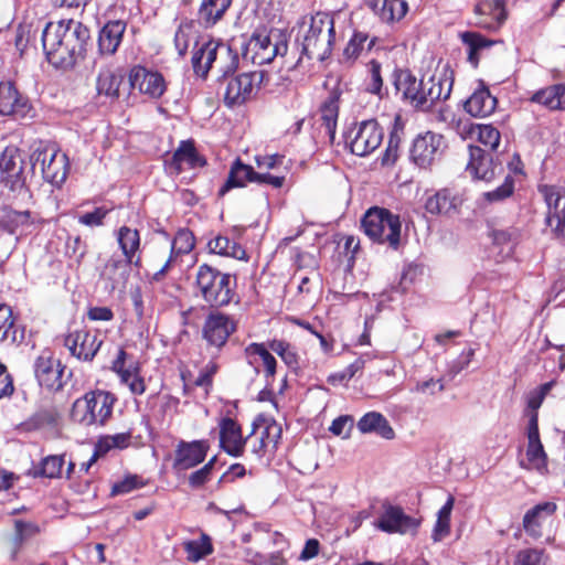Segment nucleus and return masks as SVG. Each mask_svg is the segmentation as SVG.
<instances>
[{
	"label": "nucleus",
	"mask_w": 565,
	"mask_h": 565,
	"mask_svg": "<svg viewBox=\"0 0 565 565\" xmlns=\"http://www.w3.org/2000/svg\"><path fill=\"white\" fill-rule=\"evenodd\" d=\"M88 39L89 31L81 22H49L42 32L43 51L54 67L70 68L84 57Z\"/></svg>",
	"instance_id": "f257e3e1"
},
{
	"label": "nucleus",
	"mask_w": 565,
	"mask_h": 565,
	"mask_svg": "<svg viewBox=\"0 0 565 565\" xmlns=\"http://www.w3.org/2000/svg\"><path fill=\"white\" fill-rule=\"evenodd\" d=\"M117 398L107 391H92L77 398L72 407L71 417L84 426H104L111 417Z\"/></svg>",
	"instance_id": "f03ea898"
},
{
	"label": "nucleus",
	"mask_w": 565,
	"mask_h": 565,
	"mask_svg": "<svg viewBox=\"0 0 565 565\" xmlns=\"http://www.w3.org/2000/svg\"><path fill=\"white\" fill-rule=\"evenodd\" d=\"M334 21L329 13L317 12L310 18L309 28L301 43L308 58L323 61L330 56L334 43Z\"/></svg>",
	"instance_id": "7ed1b4c3"
},
{
	"label": "nucleus",
	"mask_w": 565,
	"mask_h": 565,
	"mask_svg": "<svg viewBox=\"0 0 565 565\" xmlns=\"http://www.w3.org/2000/svg\"><path fill=\"white\" fill-rule=\"evenodd\" d=\"M195 287L203 300L215 308L227 306L234 296L231 275L207 264L198 267Z\"/></svg>",
	"instance_id": "20e7f679"
},
{
	"label": "nucleus",
	"mask_w": 565,
	"mask_h": 565,
	"mask_svg": "<svg viewBox=\"0 0 565 565\" xmlns=\"http://www.w3.org/2000/svg\"><path fill=\"white\" fill-rule=\"evenodd\" d=\"M365 235L375 243L387 244L397 249L401 242L402 222L399 215L387 209L371 207L361 221Z\"/></svg>",
	"instance_id": "39448f33"
},
{
	"label": "nucleus",
	"mask_w": 565,
	"mask_h": 565,
	"mask_svg": "<svg viewBox=\"0 0 565 565\" xmlns=\"http://www.w3.org/2000/svg\"><path fill=\"white\" fill-rule=\"evenodd\" d=\"M288 51L285 35L278 31L254 33L242 47V57L255 65L270 63L276 56H284Z\"/></svg>",
	"instance_id": "423d86ee"
},
{
	"label": "nucleus",
	"mask_w": 565,
	"mask_h": 565,
	"mask_svg": "<svg viewBox=\"0 0 565 565\" xmlns=\"http://www.w3.org/2000/svg\"><path fill=\"white\" fill-rule=\"evenodd\" d=\"M384 131L374 119L355 124L347 134V143L353 154L365 157L376 150L383 141Z\"/></svg>",
	"instance_id": "0eeeda50"
},
{
	"label": "nucleus",
	"mask_w": 565,
	"mask_h": 565,
	"mask_svg": "<svg viewBox=\"0 0 565 565\" xmlns=\"http://www.w3.org/2000/svg\"><path fill=\"white\" fill-rule=\"evenodd\" d=\"M246 182L266 183L279 189L285 183L284 175H273L268 172H256L252 166L244 164L239 159L232 164L225 183L218 190V196H224L234 188L245 186Z\"/></svg>",
	"instance_id": "6e6552de"
},
{
	"label": "nucleus",
	"mask_w": 565,
	"mask_h": 565,
	"mask_svg": "<svg viewBox=\"0 0 565 565\" xmlns=\"http://www.w3.org/2000/svg\"><path fill=\"white\" fill-rule=\"evenodd\" d=\"M33 170L40 169L43 179L54 185H61L67 175V156L53 148L36 149L32 156Z\"/></svg>",
	"instance_id": "1a4fd4ad"
},
{
	"label": "nucleus",
	"mask_w": 565,
	"mask_h": 565,
	"mask_svg": "<svg viewBox=\"0 0 565 565\" xmlns=\"http://www.w3.org/2000/svg\"><path fill=\"white\" fill-rule=\"evenodd\" d=\"M263 75L257 72L242 73L225 78L224 103L228 107L241 106L250 100L262 82Z\"/></svg>",
	"instance_id": "9d476101"
},
{
	"label": "nucleus",
	"mask_w": 565,
	"mask_h": 565,
	"mask_svg": "<svg viewBox=\"0 0 565 565\" xmlns=\"http://www.w3.org/2000/svg\"><path fill=\"white\" fill-rule=\"evenodd\" d=\"M539 192L546 204V225L557 236L565 237V188L543 184Z\"/></svg>",
	"instance_id": "9b49d317"
},
{
	"label": "nucleus",
	"mask_w": 565,
	"mask_h": 565,
	"mask_svg": "<svg viewBox=\"0 0 565 565\" xmlns=\"http://www.w3.org/2000/svg\"><path fill=\"white\" fill-rule=\"evenodd\" d=\"M444 148V137L441 135L425 131L414 139L411 148V159L417 167L427 169L440 158Z\"/></svg>",
	"instance_id": "f8f14e48"
},
{
	"label": "nucleus",
	"mask_w": 565,
	"mask_h": 565,
	"mask_svg": "<svg viewBox=\"0 0 565 565\" xmlns=\"http://www.w3.org/2000/svg\"><path fill=\"white\" fill-rule=\"evenodd\" d=\"M0 170L2 181L11 191H22L25 185L23 174V158L21 151L14 147H7L0 156Z\"/></svg>",
	"instance_id": "ddd939ff"
},
{
	"label": "nucleus",
	"mask_w": 565,
	"mask_h": 565,
	"mask_svg": "<svg viewBox=\"0 0 565 565\" xmlns=\"http://www.w3.org/2000/svg\"><path fill=\"white\" fill-rule=\"evenodd\" d=\"M209 449L210 444L205 439L179 441L174 450L173 469L182 472L196 467L205 460Z\"/></svg>",
	"instance_id": "4468645a"
},
{
	"label": "nucleus",
	"mask_w": 565,
	"mask_h": 565,
	"mask_svg": "<svg viewBox=\"0 0 565 565\" xmlns=\"http://www.w3.org/2000/svg\"><path fill=\"white\" fill-rule=\"evenodd\" d=\"M236 331V322L230 316L221 312L210 313L203 324L204 340L217 349L225 345L227 339Z\"/></svg>",
	"instance_id": "2eb2a0df"
},
{
	"label": "nucleus",
	"mask_w": 565,
	"mask_h": 565,
	"mask_svg": "<svg viewBox=\"0 0 565 565\" xmlns=\"http://www.w3.org/2000/svg\"><path fill=\"white\" fill-rule=\"evenodd\" d=\"M195 246V237L188 228H181L177 232L170 245L169 257L162 265L153 263L157 271L153 274V279L160 280L169 271H171L178 264V258L182 255L189 254Z\"/></svg>",
	"instance_id": "dca6fc26"
},
{
	"label": "nucleus",
	"mask_w": 565,
	"mask_h": 565,
	"mask_svg": "<svg viewBox=\"0 0 565 565\" xmlns=\"http://www.w3.org/2000/svg\"><path fill=\"white\" fill-rule=\"evenodd\" d=\"M34 373L41 386L50 391H58L63 387V367L50 351H43L34 363Z\"/></svg>",
	"instance_id": "f3484780"
},
{
	"label": "nucleus",
	"mask_w": 565,
	"mask_h": 565,
	"mask_svg": "<svg viewBox=\"0 0 565 565\" xmlns=\"http://www.w3.org/2000/svg\"><path fill=\"white\" fill-rule=\"evenodd\" d=\"M111 370L116 372L129 391L135 395H141L146 392V383L140 375V366L136 361L127 362V353L119 349L117 358L113 361Z\"/></svg>",
	"instance_id": "a211bd4d"
},
{
	"label": "nucleus",
	"mask_w": 565,
	"mask_h": 565,
	"mask_svg": "<svg viewBox=\"0 0 565 565\" xmlns=\"http://www.w3.org/2000/svg\"><path fill=\"white\" fill-rule=\"evenodd\" d=\"M419 525V521L406 515L398 507L388 505L380 519L375 522V526L386 533H414Z\"/></svg>",
	"instance_id": "6ab92c4d"
},
{
	"label": "nucleus",
	"mask_w": 565,
	"mask_h": 565,
	"mask_svg": "<svg viewBox=\"0 0 565 565\" xmlns=\"http://www.w3.org/2000/svg\"><path fill=\"white\" fill-rule=\"evenodd\" d=\"M129 83L132 88H138L141 94L150 98H159L166 92L163 76L142 66H135L130 71Z\"/></svg>",
	"instance_id": "aec40b11"
},
{
	"label": "nucleus",
	"mask_w": 565,
	"mask_h": 565,
	"mask_svg": "<svg viewBox=\"0 0 565 565\" xmlns=\"http://www.w3.org/2000/svg\"><path fill=\"white\" fill-rule=\"evenodd\" d=\"M218 428L221 448L232 457L243 456L248 437H243L241 426L233 418L223 417Z\"/></svg>",
	"instance_id": "412c9836"
},
{
	"label": "nucleus",
	"mask_w": 565,
	"mask_h": 565,
	"mask_svg": "<svg viewBox=\"0 0 565 565\" xmlns=\"http://www.w3.org/2000/svg\"><path fill=\"white\" fill-rule=\"evenodd\" d=\"M64 344L73 356L89 361L99 350L102 341L86 330H75L65 337Z\"/></svg>",
	"instance_id": "4be33fe9"
},
{
	"label": "nucleus",
	"mask_w": 565,
	"mask_h": 565,
	"mask_svg": "<svg viewBox=\"0 0 565 565\" xmlns=\"http://www.w3.org/2000/svg\"><path fill=\"white\" fill-rule=\"evenodd\" d=\"M452 89V79L447 73L434 74L423 84V104L420 109L428 110L438 100L449 98Z\"/></svg>",
	"instance_id": "5701e85b"
},
{
	"label": "nucleus",
	"mask_w": 565,
	"mask_h": 565,
	"mask_svg": "<svg viewBox=\"0 0 565 565\" xmlns=\"http://www.w3.org/2000/svg\"><path fill=\"white\" fill-rule=\"evenodd\" d=\"M475 12L477 24L487 30H498L507 19L503 0H483L476 6Z\"/></svg>",
	"instance_id": "b1692460"
},
{
	"label": "nucleus",
	"mask_w": 565,
	"mask_h": 565,
	"mask_svg": "<svg viewBox=\"0 0 565 565\" xmlns=\"http://www.w3.org/2000/svg\"><path fill=\"white\" fill-rule=\"evenodd\" d=\"M537 415H532L529 418L527 425V449L526 459L529 466L540 472H544L547 467V457L544 451L543 445L540 440Z\"/></svg>",
	"instance_id": "393cba45"
},
{
	"label": "nucleus",
	"mask_w": 565,
	"mask_h": 565,
	"mask_svg": "<svg viewBox=\"0 0 565 565\" xmlns=\"http://www.w3.org/2000/svg\"><path fill=\"white\" fill-rule=\"evenodd\" d=\"M28 111V100L11 82L0 83V115L24 116Z\"/></svg>",
	"instance_id": "a878e982"
},
{
	"label": "nucleus",
	"mask_w": 565,
	"mask_h": 565,
	"mask_svg": "<svg viewBox=\"0 0 565 565\" xmlns=\"http://www.w3.org/2000/svg\"><path fill=\"white\" fill-rule=\"evenodd\" d=\"M218 41L203 40L196 42L192 53V67L194 73L202 78L207 76V73L213 68L217 55Z\"/></svg>",
	"instance_id": "bb28decb"
},
{
	"label": "nucleus",
	"mask_w": 565,
	"mask_h": 565,
	"mask_svg": "<svg viewBox=\"0 0 565 565\" xmlns=\"http://www.w3.org/2000/svg\"><path fill=\"white\" fill-rule=\"evenodd\" d=\"M205 160L198 153L192 141H182L174 151L168 168L175 173H181L185 169H195L203 167Z\"/></svg>",
	"instance_id": "cd10ccee"
},
{
	"label": "nucleus",
	"mask_w": 565,
	"mask_h": 565,
	"mask_svg": "<svg viewBox=\"0 0 565 565\" xmlns=\"http://www.w3.org/2000/svg\"><path fill=\"white\" fill-rule=\"evenodd\" d=\"M469 162L467 171L475 179L490 181L495 175L497 166L493 164L492 158L486 153L483 149L477 146L469 147Z\"/></svg>",
	"instance_id": "c85d7f7f"
},
{
	"label": "nucleus",
	"mask_w": 565,
	"mask_h": 565,
	"mask_svg": "<svg viewBox=\"0 0 565 565\" xmlns=\"http://www.w3.org/2000/svg\"><path fill=\"white\" fill-rule=\"evenodd\" d=\"M117 243L127 262L134 263L135 267H140L141 238L139 231L126 225L119 227V230L117 231Z\"/></svg>",
	"instance_id": "c756f323"
},
{
	"label": "nucleus",
	"mask_w": 565,
	"mask_h": 565,
	"mask_svg": "<svg viewBox=\"0 0 565 565\" xmlns=\"http://www.w3.org/2000/svg\"><path fill=\"white\" fill-rule=\"evenodd\" d=\"M497 106V98L493 97L487 86L480 83L479 87L466 100L465 110L473 117H487L491 115Z\"/></svg>",
	"instance_id": "7c9ffc66"
},
{
	"label": "nucleus",
	"mask_w": 565,
	"mask_h": 565,
	"mask_svg": "<svg viewBox=\"0 0 565 565\" xmlns=\"http://www.w3.org/2000/svg\"><path fill=\"white\" fill-rule=\"evenodd\" d=\"M365 3L385 23H394L402 20L408 9L404 0H366Z\"/></svg>",
	"instance_id": "2f4dec72"
},
{
	"label": "nucleus",
	"mask_w": 565,
	"mask_h": 565,
	"mask_svg": "<svg viewBox=\"0 0 565 565\" xmlns=\"http://www.w3.org/2000/svg\"><path fill=\"white\" fill-rule=\"evenodd\" d=\"M556 509L554 502H542L530 509L523 518L524 531L534 539L541 537L543 522L553 515Z\"/></svg>",
	"instance_id": "473e14b6"
},
{
	"label": "nucleus",
	"mask_w": 565,
	"mask_h": 565,
	"mask_svg": "<svg viewBox=\"0 0 565 565\" xmlns=\"http://www.w3.org/2000/svg\"><path fill=\"white\" fill-rule=\"evenodd\" d=\"M126 23L120 20L109 21L99 32L98 47L102 54L113 55L121 43Z\"/></svg>",
	"instance_id": "72a5a7b5"
},
{
	"label": "nucleus",
	"mask_w": 565,
	"mask_h": 565,
	"mask_svg": "<svg viewBox=\"0 0 565 565\" xmlns=\"http://www.w3.org/2000/svg\"><path fill=\"white\" fill-rule=\"evenodd\" d=\"M550 110H565V84H555L542 88L530 98Z\"/></svg>",
	"instance_id": "f704fd0d"
},
{
	"label": "nucleus",
	"mask_w": 565,
	"mask_h": 565,
	"mask_svg": "<svg viewBox=\"0 0 565 565\" xmlns=\"http://www.w3.org/2000/svg\"><path fill=\"white\" fill-rule=\"evenodd\" d=\"M24 340V328L15 324L12 310L7 305H0V342L11 344Z\"/></svg>",
	"instance_id": "c9c22d12"
},
{
	"label": "nucleus",
	"mask_w": 565,
	"mask_h": 565,
	"mask_svg": "<svg viewBox=\"0 0 565 565\" xmlns=\"http://www.w3.org/2000/svg\"><path fill=\"white\" fill-rule=\"evenodd\" d=\"M424 79L417 81L407 71H401L396 77L395 85L397 90L402 92L405 99H408L415 107H422Z\"/></svg>",
	"instance_id": "e433bc0d"
},
{
	"label": "nucleus",
	"mask_w": 565,
	"mask_h": 565,
	"mask_svg": "<svg viewBox=\"0 0 565 565\" xmlns=\"http://www.w3.org/2000/svg\"><path fill=\"white\" fill-rule=\"evenodd\" d=\"M233 0H202L198 18L205 28L215 25L231 7Z\"/></svg>",
	"instance_id": "4c0bfd02"
},
{
	"label": "nucleus",
	"mask_w": 565,
	"mask_h": 565,
	"mask_svg": "<svg viewBox=\"0 0 565 565\" xmlns=\"http://www.w3.org/2000/svg\"><path fill=\"white\" fill-rule=\"evenodd\" d=\"M210 253L232 257L238 260L247 259L246 250L236 242L230 239L228 236L218 234L207 242Z\"/></svg>",
	"instance_id": "58836bf2"
},
{
	"label": "nucleus",
	"mask_w": 565,
	"mask_h": 565,
	"mask_svg": "<svg viewBox=\"0 0 565 565\" xmlns=\"http://www.w3.org/2000/svg\"><path fill=\"white\" fill-rule=\"evenodd\" d=\"M361 433H376L385 439L394 438V430L387 419L380 413L370 412L365 414L358 423Z\"/></svg>",
	"instance_id": "ea45409f"
},
{
	"label": "nucleus",
	"mask_w": 565,
	"mask_h": 565,
	"mask_svg": "<svg viewBox=\"0 0 565 565\" xmlns=\"http://www.w3.org/2000/svg\"><path fill=\"white\" fill-rule=\"evenodd\" d=\"M134 263H128L127 259H120L119 257H110L104 265L100 277L108 280L113 288L125 284L128 275L129 266Z\"/></svg>",
	"instance_id": "a19ab883"
},
{
	"label": "nucleus",
	"mask_w": 565,
	"mask_h": 565,
	"mask_svg": "<svg viewBox=\"0 0 565 565\" xmlns=\"http://www.w3.org/2000/svg\"><path fill=\"white\" fill-rule=\"evenodd\" d=\"M124 74L111 70H103L97 77L98 95L118 98L120 86L124 84Z\"/></svg>",
	"instance_id": "79ce46f5"
},
{
	"label": "nucleus",
	"mask_w": 565,
	"mask_h": 565,
	"mask_svg": "<svg viewBox=\"0 0 565 565\" xmlns=\"http://www.w3.org/2000/svg\"><path fill=\"white\" fill-rule=\"evenodd\" d=\"M338 115V98L330 96L320 107V120L322 121L321 127L324 129V134L329 137L331 143L335 137Z\"/></svg>",
	"instance_id": "37998d69"
},
{
	"label": "nucleus",
	"mask_w": 565,
	"mask_h": 565,
	"mask_svg": "<svg viewBox=\"0 0 565 565\" xmlns=\"http://www.w3.org/2000/svg\"><path fill=\"white\" fill-rule=\"evenodd\" d=\"M469 135L489 150H495L501 139V134L494 126L484 124L471 125Z\"/></svg>",
	"instance_id": "c03bdc74"
},
{
	"label": "nucleus",
	"mask_w": 565,
	"mask_h": 565,
	"mask_svg": "<svg viewBox=\"0 0 565 565\" xmlns=\"http://www.w3.org/2000/svg\"><path fill=\"white\" fill-rule=\"evenodd\" d=\"M238 66V55L233 49L218 41L217 55L213 67H215L224 77L236 71Z\"/></svg>",
	"instance_id": "a18cd8bd"
},
{
	"label": "nucleus",
	"mask_w": 565,
	"mask_h": 565,
	"mask_svg": "<svg viewBox=\"0 0 565 565\" xmlns=\"http://www.w3.org/2000/svg\"><path fill=\"white\" fill-rule=\"evenodd\" d=\"M455 199L451 198L450 192L447 189H443L428 196L425 202V210L429 214L439 215V214H448L454 209Z\"/></svg>",
	"instance_id": "49530a36"
},
{
	"label": "nucleus",
	"mask_w": 565,
	"mask_h": 565,
	"mask_svg": "<svg viewBox=\"0 0 565 565\" xmlns=\"http://www.w3.org/2000/svg\"><path fill=\"white\" fill-rule=\"evenodd\" d=\"M455 499L449 497L446 503L439 509L437 520L433 530V540L441 541L450 532V515L454 508Z\"/></svg>",
	"instance_id": "de8ad7c7"
},
{
	"label": "nucleus",
	"mask_w": 565,
	"mask_h": 565,
	"mask_svg": "<svg viewBox=\"0 0 565 565\" xmlns=\"http://www.w3.org/2000/svg\"><path fill=\"white\" fill-rule=\"evenodd\" d=\"M186 558L190 562H199L213 552L211 540L203 534L199 540L188 541L183 544Z\"/></svg>",
	"instance_id": "09e8293b"
},
{
	"label": "nucleus",
	"mask_w": 565,
	"mask_h": 565,
	"mask_svg": "<svg viewBox=\"0 0 565 565\" xmlns=\"http://www.w3.org/2000/svg\"><path fill=\"white\" fill-rule=\"evenodd\" d=\"M462 42L469 47L468 61L477 66L478 64V51L483 47H489L493 44L492 41L486 39L483 35L477 32H463L460 34Z\"/></svg>",
	"instance_id": "8fccbe9b"
},
{
	"label": "nucleus",
	"mask_w": 565,
	"mask_h": 565,
	"mask_svg": "<svg viewBox=\"0 0 565 565\" xmlns=\"http://www.w3.org/2000/svg\"><path fill=\"white\" fill-rule=\"evenodd\" d=\"M245 353L248 358L259 356L263 361L266 377H273L276 374V360L268 351L264 343H250L245 348Z\"/></svg>",
	"instance_id": "3c124183"
},
{
	"label": "nucleus",
	"mask_w": 565,
	"mask_h": 565,
	"mask_svg": "<svg viewBox=\"0 0 565 565\" xmlns=\"http://www.w3.org/2000/svg\"><path fill=\"white\" fill-rule=\"evenodd\" d=\"M280 436L281 427L276 422L268 423L260 433L258 443L254 445L253 451L260 454L270 445L273 448H276Z\"/></svg>",
	"instance_id": "603ef678"
},
{
	"label": "nucleus",
	"mask_w": 565,
	"mask_h": 565,
	"mask_svg": "<svg viewBox=\"0 0 565 565\" xmlns=\"http://www.w3.org/2000/svg\"><path fill=\"white\" fill-rule=\"evenodd\" d=\"M63 465L64 456L50 455L42 459L39 470L34 472V476L50 479L58 478L62 475Z\"/></svg>",
	"instance_id": "864d4df0"
},
{
	"label": "nucleus",
	"mask_w": 565,
	"mask_h": 565,
	"mask_svg": "<svg viewBox=\"0 0 565 565\" xmlns=\"http://www.w3.org/2000/svg\"><path fill=\"white\" fill-rule=\"evenodd\" d=\"M58 414L54 408H42L33 414L24 424L28 429H40L47 426H54Z\"/></svg>",
	"instance_id": "5fc2aeb1"
},
{
	"label": "nucleus",
	"mask_w": 565,
	"mask_h": 565,
	"mask_svg": "<svg viewBox=\"0 0 565 565\" xmlns=\"http://www.w3.org/2000/svg\"><path fill=\"white\" fill-rule=\"evenodd\" d=\"M548 555L541 548H524L515 556L514 565H547Z\"/></svg>",
	"instance_id": "6e6d98bb"
},
{
	"label": "nucleus",
	"mask_w": 565,
	"mask_h": 565,
	"mask_svg": "<svg viewBox=\"0 0 565 565\" xmlns=\"http://www.w3.org/2000/svg\"><path fill=\"white\" fill-rule=\"evenodd\" d=\"M555 384L556 382L552 380L537 386L527 394V407L531 409L530 417L532 415H537V409L541 407L543 401L555 386Z\"/></svg>",
	"instance_id": "4d7b16f0"
},
{
	"label": "nucleus",
	"mask_w": 565,
	"mask_h": 565,
	"mask_svg": "<svg viewBox=\"0 0 565 565\" xmlns=\"http://www.w3.org/2000/svg\"><path fill=\"white\" fill-rule=\"evenodd\" d=\"M382 66L381 64L372 60L367 64V83H366V90L369 93L381 95L382 87H383V78H382Z\"/></svg>",
	"instance_id": "13d9d810"
},
{
	"label": "nucleus",
	"mask_w": 565,
	"mask_h": 565,
	"mask_svg": "<svg viewBox=\"0 0 565 565\" xmlns=\"http://www.w3.org/2000/svg\"><path fill=\"white\" fill-rule=\"evenodd\" d=\"M268 349L279 355L289 367H295L297 365V354L291 350L290 344L286 341L274 339L268 343Z\"/></svg>",
	"instance_id": "bf43d9fd"
},
{
	"label": "nucleus",
	"mask_w": 565,
	"mask_h": 565,
	"mask_svg": "<svg viewBox=\"0 0 565 565\" xmlns=\"http://www.w3.org/2000/svg\"><path fill=\"white\" fill-rule=\"evenodd\" d=\"M87 253V245L81 239L79 236L68 238L66 241L65 254L73 258L75 264L79 266Z\"/></svg>",
	"instance_id": "052dcab7"
},
{
	"label": "nucleus",
	"mask_w": 565,
	"mask_h": 565,
	"mask_svg": "<svg viewBox=\"0 0 565 565\" xmlns=\"http://www.w3.org/2000/svg\"><path fill=\"white\" fill-rule=\"evenodd\" d=\"M215 462L216 457H213L202 468L193 471L189 476V484L192 488H200L203 484H205L211 479L212 470L214 468Z\"/></svg>",
	"instance_id": "680f3d73"
},
{
	"label": "nucleus",
	"mask_w": 565,
	"mask_h": 565,
	"mask_svg": "<svg viewBox=\"0 0 565 565\" xmlns=\"http://www.w3.org/2000/svg\"><path fill=\"white\" fill-rule=\"evenodd\" d=\"M514 191V182L511 177H507L503 184L493 191L484 193V198L489 202H499L512 195Z\"/></svg>",
	"instance_id": "e2e57ef3"
},
{
	"label": "nucleus",
	"mask_w": 565,
	"mask_h": 565,
	"mask_svg": "<svg viewBox=\"0 0 565 565\" xmlns=\"http://www.w3.org/2000/svg\"><path fill=\"white\" fill-rule=\"evenodd\" d=\"M366 40L367 35L365 33H354L344 49V56L349 60H355L361 54Z\"/></svg>",
	"instance_id": "0e129e2a"
},
{
	"label": "nucleus",
	"mask_w": 565,
	"mask_h": 565,
	"mask_svg": "<svg viewBox=\"0 0 565 565\" xmlns=\"http://www.w3.org/2000/svg\"><path fill=\"white\" fill-rule=\"evenodd\" d=\"M143 486L142 480L138 476H129L124 480L115 483L111 488V494H125Z\"/></svg>",
	"instance_id": "69168bd1"
},
{
	"label": "nucleus",
	"mask_w": 565,
	"mask_h": 565,
	"mask_svg": "<svg viewBox=\"0 0 565 565\" xmlns=\"http://www.w3.org/2000/svg\"><path fill=\"white\" fill-rule=\"evenodd\" d=\"M445 390L444 382L441 379L435 380L429 379L426 381L417 382L414 392L424 394V395H435Z\"/></svg>",
	"instance_id": "338daca9"
},
{
	"label": "nucleus",
	"mask_w": 565,
	"mask_h": 565,
	"mask_svg": "<svg viewBox=\"0 0 565 565\" xmlns=\"http://www.w3.org/2000/svg\"><path fill=\"white\" fill-rule=\"evenodd\" d=\"M108 214V210L105 207H96L93 212L85 213L78 216V222L86 226H100L103 225L104 218Z\"/></svg>",
	"instance_id": "774afa93"
}]
</instances>
